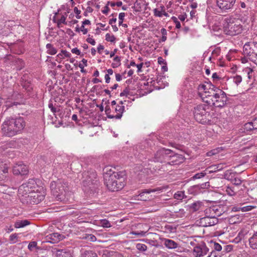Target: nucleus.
<instances>
[{
  "instance_id": "obj_1",
  "label": "nucleus",
  "mask_w": 257,
  "mask_h": 257,
  "mask_svg": "<svg viewBox=\"0 0 257 257\" xmlns=\"http://www.w3.org/2000/svg\"><path fill=\"white\" fill-rule=\"evenodd\" d=\"M104 170V184L107 189L112 192L122 189L125 185L126 174L124 171L115 172L107 167Z\"/></svg>"
},
{
  "instance_id": "obj_2",
  "label": "nucleus",
  "mask_w": 257,
  "mask_h": 257,
  "mask_svg": "<svg viewBox=\"0 0 257 257\" xmlns=\"http://www.w3.org/2000/svg\"><path fill=\"white\" fill-rule=\"evenodd\" d=\"M193 114L195 120L201 124H209L214 115L213 107L207 103L195 106Z\"/></svg>"
},
{
  "instance_id": "obj_3",
  "label": "nucleus",
  "mask_w": 257,
  "mask_h": 257,
  "mask_svg": "<svg viewBox=\"0 0 257 257\" xmlns=\"http://www.w3.org/2000/svg\"><path fill=\"white\" fill-rule=\"evenodd\" d=\"M81 183L84 192L89 194H94L97 192L99 186V181L97 174L94 170L84 171L82 174Z\"/></svg>"
},
{
  "instance_id": "obj_4",
  "label": "nucleus",
  "mask_w": 257,
  "mask_h": 257,
  "mask_svg": "<svg viewBox=\"0 0 257 257\" xmlns=\"http://www.w3.org/2000/svg\"><path fill=\"white\" fill-rule=\"evenodd\" d=\"M209 94H205L206 96H203V101L209 104L212 107L222 108L227 105L228 99L226 93L222 90L216 88L215 90H211Z\"/></svg>"
},
{
  "instance_id": "obj_5",
  "label": "nucleus",
  "mask_w": 257,
  "mask_h": 257,
  "mask_svg": "<svg viewBox=\"0 0 257 257\" xmlns=\"http://www.w3.org/2000/svg\"><path fill=\"white\" fill-rule=\"evenodd\" d=\"M67 186L66 183L61 180L57 181H52L50 184L51 193L55 197L57 201L65 202L67 201L66 198V192Z\"/></svg>"
},
{
  "instance_id": "obj_6",
  "label": "nucleus",
  "mask_w": 257,
  "mask_h": 257,
  "mask_svg": "<svg viewBox=\"0 0 257 257\" xmlns=\"http://www.w3.org/2000/svg\"><path fill=\"white\" fill-rule=\"evenodd\" d=\"M223 29L225 34L232 36L240 34L242 26L239 21L227 18L223 21Z\"/></svg>"
},
{
  "instance_id": "obj_7",
  "label": "nucleus",
  "mask_w": 257,
  "mask_h": 257,
  "mask_svg": "<svg viewBox=\"0 0 257 257\" xmlns=\"http://www.w3.org/2000/svg\"><path fill=\"white\" fill-rule=\"evenodd\" d=\"M44 192L41 191H35L31 192L28 195L21 197V201L24 204H37L44 199Z\"/></svg>"
},
{
  "instance_id": "obj_8",
  "label": "nucleus",
  "mask_w": 257,
  "mask_h": 257,
  "mask_svg": "<svg viewBox=\"0 0 257 257\" xmlns=\"http://www.w3.org/2000/svg\"><path fill=\"white\" fill-rule=\"evenodd\" d=\"M243 54L252 61L257 59V45L256 41H250L245 44L243 48Z\"/></svg>"
},
{
  "instance_id": "obj_9",
  "label": "nucleus",
  "mask_w": 257,
  "mask_h": 257,
  "mask_svg": "<svg viewBox=\"0 0 257 257\" xmlns=\"http://www.w3.org/2000/svg\"><path fill=\"white\" fill-rule=\"evenodd\" d=\"M170 154H172V150L165 148L160 149L155 154L153 161L156 162H165L168 161Z\"/></svg>"
},
{
  "instance_id": "obj_10",
  "label": "nucleus",
  "mask_w": 257,
  "mask_h": 257,
  "mask_svg": "<svg viewBox=\"0 0 257 257\" xmlns=\"http://www.w3.org/2000/svg\"><path fill=\"white\" fill-rule=\"evenodd\" d=\"M217 6L222 13L231 12L235 4V0H216Z\"/></svg>"
},
{
  "instance_id": "obj_11",
  "label": "nucleus",
  "mask_w": 257,
  "mask_h": 257,
  "mask_svg": "<svg viewBox=\"0 0 257 257\" xmlns=\"http://www.w3.org/2000/svg\"><path fill=\"white\" fill-rule=\"evenodd\" d=\"M2 131L4 135L8 137H13L18 134L9 117H7L3 123Z\"/></svg>"
},
{
  "instance_id": "obj_12",
  "label": "nucleus",
  "mask_w": 257,
  "mask_h": 257,
  "mask_svg": "<svg viewBox=\"0 0 257 257\" xmlns=\"http://www.w3.org/2000/svg\"><path fill=\"white\" fill-rule=\"evenodd\" d=\"M198 225L202 227H208L216 225L218 222V219L212 215L209 214L200 218L197 221Z\"/></svg>"
},
{
  "instance_id": "obj_13",
  "label": "nucleus",
  "mask_w": 257,
  "mask_h": 257,
  "mask_svg": "<svg viewBox=\"0 0 257 257\" xmlns=\"http://www.w3.org/2000/svg\"><path fill=\"white\" fill-rule=\"evenodd\" d=\"M209 251V248L207 246L204 242L197 243L193 250V255L195 257H203L206 255Z\"/></svg>"
},
{
  "instance_id": "obj_14",
  "label": "nucleus",
  "mask_w": 257,
  "mask_h": 257,
  "mask_svg": "<svg viewBox=\"0 0 257 257\" xmlns=\"http://www.w3.org/2000/svg\"><path fill=\"white\" fill-rule=\"evenodd\" d=\"M21 84L23 88L28 93V96H30L33 92V85L32 83L31 78H29L28 74H24L21 78Z\"/></svg>"
},
{
  "instance_id": "obj_15",
  "label": "nucleus",
  "mask_w": 257,
  "mask_h": 257,
  "mask_svg": "<svg viewBox=\"0 0 257 257\" xmlns=\"http://www.w3.org/2000/svg\"><path fill=\"white\" fill-rule=\"evenodd\" d=\"M9 118L17 134L20 133L26 126V122L24 118L22 117Z\"/></svg>"
},
{
  "instance_id": "obj_16",
  "label": "nucleus",
  "mask_w": 257,
  "mask_h": 257,
  "mask_svg": "<svg viewBox=\"0 0 257 257\" xmlns=\"http://www.w3.org/2000/svg\"><path fill=\"white\" fill-rule=\"evenodd\" d=\"M13 171L16 175L24 176L28 174L29 169L28 166L22 162H19L14 166Z\"/></svg>"
},
{
  "instance_id": "obj_17",
  "label": "nucleus",
  "mask_w": 257,
  "mask_h": 257,
  "mask_svg": "<svg viewBox=\"0 0 257 257\" xmlns=\"http://www.w3.org/2000/svg\"><path fill=\"white\" fill-rule=\"evenodd\" d=\"M226 211V208L220 205H214L206 210V214H210L217 218Z\"/></svg>"
},
{
  "instance_id": "obj_18",
  "label": "nucleus",
  "mask_w": 257,
  "mask_h": 257,
  "mask_svg": "<svg viewBox=\"0 0 257 257\" xmlns=\"http://www.w3.org/2000/svg\"><path fill=\"white\" fill-rule=\"evenodd\" d=\"M34 181H29L28 183H25L21 185L19 188L18 192L21 197H24V195H28L31 192H33L34 190L32 189V185L33 184Z\"/></svg>"
},
{
  "instance_id": "obj_19",
  "label": "nucleus",
  "mask_w": 257,
  "mask_h": 257,
  "mask_svg": "<svg viewBox=\"0 0 257 257\" xmlns=\"http://www.w3.org/2000/svg\"><path fill=\"white\" fill-rule=\"evenodd\" d=\"M156 191L157 190L154 189H143L141 191L138 195L136 196L135 197L137 200L146 201L151 199V196L150 195V194Z\"/></svg>"
},
{
  "instance_id": "obj_20",
  "label": "nucleus",
  "mask_w": 257,
  "mask_h": 257,
  "mask_svg": "<svg viewBox=\"0 0 257 257\" xmlns=\"http://www.w3.org/2000/svg\"><path fill=\"white\" fill-rule=\"evenodd\" d=\"M184 157L182 155L172 152L169 155L168 164L170 165H179L184 162Z\"/></svg>"
},
{
  "instance_id": "obj_21",
  "label": "nucleus",
  "mask_w": 257,
  "mask_h": 257,
  "mask_svg": "<svg viewBox=\"0 0 257 257\" xmlns=\"http://www.w3.org/2000/svg\"><path fill=\"white\" fill-rule=\"evenodd\" d=\"M206 184H202L201 185H196L189 187L188 189V193L190 194L196 195L202 192V189H204Z\"/></svg>"
},
{
  "instance_id": "obj_22",
  "label": "nucleus",
  "mask_w": 257,
  "mask_h": 257,
  "mask_svg": "<svg viewBox=\"0 0 257 257\" xmlns=\"http://www.w3.org/2000/svg\"><path fill=\"white\" fill-rule=\"evenodd\" d=\"M9 168L6 164L0 165V181H5L8 179Z\"/></svg>"
},
{
  "instance_id": "obj_23",
  "label": "nucleus",
  "mask_w": 257,
  "mask_h": 257,
  "mask_svg": "<svg viewBox=\"0 0 257 257\" xmlns=\"http://www.w3.org/2000/svg\"><path fill=\"white\" fill-rule=\"evenodd\" d=\"M163 241L164 242V245L168 249H176L179 246V244L177 242L172 239L164 238Z\"/></svg>"
},
{
  "instance_id": "obj_24",
  "label": "nucleus",
  "mask_w": 257,
  "mask_h": 257,
  "mask_svg": "<svg viewBox=\"0 0 257 257\" xmlns=\"http://www.w3.org/2000/svg\"><path fill=\"white\" fill-rule=\"evenodd\" d=\"M203 207V203L199 201L194 202L189 205L190 211L192 212H195L201 210Z\"/></svg>"
},
{
  "instance_id": "obj_25",
  "label": "nucleus",
  "mask_w": 257,
  "mask_h": 257,
  "mask_svg": "<svg viewBox=\"0 0 257 257\" xmlns=\"http://www.w3.org/2000/svg\"><path fill=\"white\" fill-rule=\"evenodd\" d=\"M249 246L253 249H257V231L254 232L253 235L249 238Z\"/></svg>"
},
{
  "instance_id": "obj_26",
  "label": "nucleus",
  "mask_w": 257,
  "mask_h": 257,
  "mask_svg": "<svg viewBox=\"0 0 257 257\" xmlns=\"http://www.w3.org/2000/svg\"><path fill=\"white\" fill-rule=\"evenodd\" d=\"M56 256V257H72L70 250L66 248L57 250Z\"/></svg>"
},
{
  "instance_id": "obj_27",
  "label": "nucleus",
  "mask_w": 257,
  "mask_h": 257,
  "mask_svg": "<svg viewBox=\"0 0 257 257\" xmlns=\"http://www.w3.org/2000/svg\"><path fill=\"white\" fill-rule=\"evenodd\" d=\"M198 89L199 90V94L200 96V97L202 98V99L203 100V96H206L205 95V94H209L210 92H211V91H207L208 89L206 87V85L203 84H200L198 86Z\"/></svg>"
},
{
  "instance_id": "obj_28",
  "label": "nucleus",
  "mask_w": 257,
  "mask_h": 257,
  "mask_svg": "<svg viewBox=\"0 0 257 257\" xmlns=\"http://www.w3.org/2000/svg\"><path fill=\"white\" fill-rule=\"evenodd\" d=\"M225 178L226 177V178L228 180H230L231 182L236 186L240 185L242 182V180H241V179L240 178L234 177L231 174L228 177H227V173H226L225 174Z\"/></svg>"
},
{
  "instance_id": "obj_29",
  "label": "nucleus",
  "mask_w": 257,
  "mask_h": 257,
  "mask_svg": "<svg viewBox=\"0 0 257 257\" xmlns=\"http://www.w3.org/2000/svg\"><path fill=\"white\" fill-rule=\"evenodd\" d=\"M161 11H159L157 9L154 10V16L156 17H161L162 15L165 16L166 17H169V15L165 11V7L164 6L160 7Z\"/></svg>"
},
{
  "instance_id": "obj_30",
  "label": "nucleus",
  "mask_w": 257,
  "mask_h": 257,
  "mask_svg": "<svg viewBox=\"0 0 257 257\" xmlns=\"http://www.w3.org/2000/svg\"><path fill=\"white\" fill-rule=\"evenodd\" d=\"M30 224V222L28 220H17L15 222L14 226L15 228H19L24 227Z\"/></svg>"
},
{
  "instance_id": "obj_31",
  "label": "nucleus",
  "mask_w": 257,
  "mask_h": 257,
  "mask_svg": "<svg viewBox=\"0 0 257 257\" xmlns=\"http://www.w3.org/2000/svg\"><path fill=\"white\" fill-rule=\"evenodd\" d=\"M49 238L53 240V242H58L64 238V235L59 233H53L49 235Z\"/></svg>"
},
{
  "instance_id": "obj_32",
  "label": "nucleus",
  "mask_w": 257,
  "mask_h": 257,
  "mask_svg": "<svg viewBox=\"0 0 257 257\" xmlns=\"http://www.w3.org/2000/svg\"><path fill=\"white\" fill-rule=\"evenodd\" d=\"M105 113H106L107 117L109 118H115L116 119H119V118H121V114H116L115 115H111L110 114V112H111V109H110L109 106H108V105H107L105 107Z\"/></svg>"
},
{
  "instance_id": "obj_33",
  "label": "nucleus",
  "mask_w": 257,
  "mask_h": 257,
  "mask_svg": "<svg viewBox=\"0 0 257 257\" xmlns=\"http://www.w3.org/2000/svg\"><path fill=\"white\" fill-rule=\"evenodd\" d=\"M46 48L47 49V53L50 55H54L57 53V50L51 44H47L46 45Z\"/></svg>"
},
{
  "instance_id": "obj_34",
  "label": "nucleus",
  "mask_w": 257,
  "mask_h": 257,
  "mask_svg": "<svg viewBox=\"0 0 257 257\" xmlns=\"http://www.w3.org/2000/svg\"><path fill=\"white\" fill-rule=\"evenodd\" d=\"M82 257H98L97 254L91 250H85L82 254Z\"/></svg>"
},
{
  "instance_id": "obj_35",
  "label": "nucleus",
  "mask_w": 257,
  "mask_h": 257,
  "mask_svg": "<svg viewBox=\"0 0 257 257\" xmlns=\"http://www.w3.org/2000/svg\"><path fill=\"white\" fill-rule=\"evenodd\" d=\"M48 107L54 114H55V113L60 111V107L58 105L56 106H54L52 102H49Z\"/></svg>"
},
{
  "instance_id": "obj_36",
  "label": "nucleus",
  "mask_w": 257,
  "mask_h": 257,
  "mask_svg": "<svg viewBox=\"0 0 257 257\" xmlns=\"http://www.w3.org/2000/svg\"><path fill=\"white\" fill-rule=\"evenodd\" d=\"M174 197L175 199L177 200H182L183 198H186V196H185L184 192L183 191H178L175 193Z\"/></svg>"
},
{
  "instance_id": "obj_37",
  "label": "nucleus",
  "mask_w": 257,
  "mask_h": 257,
  "mask_svg": "<svg viewBox=\"0 0 257 257\" xmlns=\"http://www.w3.org/2000/svg\"><path fill=\"white\" fill-rule=\"evenodd\" d=\"M211 243L212 244V248L213 249L212 250H214L215 251L221 250L222 246L219 243L213 241H211Z\"/></svg>"
},
{
  "instance_id": "obj_38",
  "label": "nucleus",
  "mask_w": 257,
  "mask_h": 257,
  "mask_svg": "<svg viewBox=\"0 0 257 257\" xmlns=\"http://www.w3.org/2000/svg\"><path fill=\"white\" fill-rule=\"evenodd\" d=\"M100 225L103 227H110L111 226V224L110 222L106 219H102L100 221Z\"/></svg>"
},
{
  "instance_id": "obj_39",
  "label": "nucleus",
  "mask_w": 257,
  "mask_h": 257,
  "mask_svg": "<svg viewBox=\"0 0 257 257\" xmlns=\"http://www.w3.org/2000/svg\"><path fill=\"white\" fill-rule=\"evenodd\" d=\"M206 175V173L200 172L195 174L191 178V180H194L198 179H201L204 177Z\"/></svg>"
},
{
  "instance_id": "obj_40",
  "label": "nucleus",
  "mask_w": 257,
  "mask_h": 257,
  "mask_svg": "<svg viewBox=\"0 0 257 257\" xmlns=\"http://www.w3.org/2000/svg\"><path fill=\"white\" fill-rule=\"evenodd\" d=\"M136 248L138 250L141 251H145L147 249V246L146 245L140 243L137 244Z\"/></svg>"
},
{
  "instance_id": "obj_41",
  "label": "nucleus",
  "mask_w": 257,
  "mask_h": 257,
  "mask_svg": "<svg viewBox=\"0 0 257 257\" xmlns=\"http://www.w3.org/2000/svg\"><path fill=\"white\" fill-rule=\"evenodd\" d=\"M124 110V106L122 105H117L116 106L115 108V110L117 112V114H121V117L122 116V114Z\"/></svg>"
},
{
  "instance_id": "obj_42",
  "label": "nucleus",
  "mask_w": 257,
  "mask_h": 257,
  "mask_svg": "<svg viewBox=\"0 0 257 257\" xmlns=\"http://www.w3.org/2000/svg\"><path fill=\"white\" fill-rule=\"evenodd\" d=\"M233 82L237 85H238L242 81V77L240 75H236L232 77Z\"/></svg>"
},
{
  "instance_id": "obj_43",
  "label": "nucleus",
  "mask_w": 257,
  "mask_h": 257,
  "mask_svg": "<svg viewBox=\"0 0 257 257\" xmlns=\"http://www.w3.org/2000/svg\"><path fill=\"white\" fill-rule=\"evenodd\" d=\"M244 128L247 131L254 130L253 126V124L252 123V121H251L250 122L245 123V124L244 125Z\"/></svg>"
},
{
  "instance_id": "obj_44",
  "label": "nucleus",
  "mask_w": 257,
  "mask_h": 257,
  "mask_svg": "<svg viewBox=\"0 0 257 257\" xmlns=\"http://www.w3.org/2000/svg\"><path fill=\"white\" fill-rule=\"evenodd\" d=\"M105 40L108 42H115L116 38L114 35H110L109 33H107L105 35Z\"/></svg>"
},
{
  "instance_id": "obj_45",
  "label": "nucleus",
  "mask_w": 257,
  "mask_h": 257,
  "mask_svg": "<svg viewBox=\"0 0 257 257\" xmlns=\"http://www.w3.org/2000/svg\"><path fill=\"white\" fill-rule=\"evenodd\" d=\"M245 72L247 73L248 79H251L252 78L253 70L250 68H246Z\"/></svg>"
},
{
  "instance_id": "obj_46",
  "label": "nucleus",
  "mask_w": 257,
  "mask_h": 257,
  "mask_svg": "<svg viewBox=\"0 0 257 257\" xmlns=\"http://www.w3.org/2000/svg\"><path fill=\"white\" fill-rule=\"evenodd\" d=\"M86 239L90 241H95L96 240V237L95 235L91 234H86V236L85 237Z\"/></svg>"
},
{
  "instance_id": "obj_47",
  "label": "nucleus",
  "mask_w": 257,
  "mask_h": 257,
  "mask_svg": "<svg viewBox=\"0 0 257 257\" xmlns=\"http://www.w3.org/2000/svg\"><path fill=\"white\" fill-rule=\"evenodd\" d=\"M37 243L36 241H31L28 245V248L30 250H33L34 248H37Z\"/></svg>"
},
{
  "instance_id": "obj_48",
  "label": "nucleus",
  "mask_w": 257,
  "mask_h": 257,
  "mask_svg": "<svg viewBox=\"0 0 257 257\" xmlns=\"http://www.w3.org/2000/svg\"><path fill=\"white\" fill-rule=\"evenodd\" d=\"M18 235L16 233L13 234L10 236V241L14 243H16L17 241Z\"/></svg>"
},
{
  "instance_id": "obj_49",
  "label": "nucleus",
  "mask_w": 257,
  "mask_h": 257,
  "mask_svg": "<svg viewBox=\"0 0 257 257\" xmlns=\"http://www.w3.org/2000/svg\"><path fill=\"white\" fill-rule=\"evenodd\" d=\"M124 17H125L124 13H119V14L118 15V19H119L118 25H119V26L122 25Z\"/></svg>"
},
{
  "instance_id": "obj_50",
  "label": "nucleus",
  "mask_w": 257,
  "mask_h": 257,
  "mask_svg": "<svg viewBox=\"0 0 257 257\" xmlns=\"http://www.w3.org/2000/svg\"><path fill=\"white\" fill-rule=\"evenodd\" d=\"M172 20L173 21V22L176 24V28L177 29H179L181 28V24L180 22L178 20L177 18L175 17H172Z\"/></svg>"
},
{
  "instance_id": "obj_51",
  "label": "nucleus",
  "mask_w": 257,
  "mask_h": 257,
  "mask_svg": "<svg viewBox=\"0 0 257 257\" xmlns=\"http://www.w3.org/2000/svg\"><path fill=\"white\" fill-rule=\"evenodd\" d=\"M253 208H254V207L253 206L247 205V206H245L240 208V209L242 211L245 212V211H248L251 210Z\"/></svg>"
},
{
  "instance_id": "obj_52",
  "label": "nucleus",
  "mask_w": 257,
  "mask_h": 257,
  "mask_svg": "<svg viewBox=\"0 0 257 257\" xmlns=\"http://www.w3.org/2000/svg\"><path fill=\"white\" fill-rule=\"evenodd\" d=\"M130 92V89L128 87H126L123 91L120 93V96H127Z\"/></svg>"
},
{
  "instance_id": "obj_53",
  "label": "nucleus",
  "mask_w": 257,
  "mask_h": 257,
  "mask_svg": "<svg viewBox=\"0 0 257 257\" xmlns=\"http://www.w3.org/2000/svg\"><path fill=\"white\" fill-rule=\"evenodd\" d=\"M61 23H63L64 24H66V17L65 16H62L61 18L59 20L58 22V26H59V24Z\"/></svg>"
},
{
  "instance_id": "obj_54",
  "label": "nucleus",
  "mask_w": 257,
  "mask_h": 257,
  "mask_svg": "<svg viewBox=\"0 0 257 257\" xmlns=\"http://www.w3.org/2000/svg\"><path fill=\"white\" fill-rule=\"evenodd\" d=\"M74 11L75 13L76 14V18L78 19H80L81 16L80 15V14L81 13V11L80 10H79L77 7H75L74 8Z\"/></svg>"
},
{
  "instance_id": "obj_55",
  "label": "nucleus",
  "mask_w": 257,
  "mask_h": 257,
  "mask_svg": "<svg viewBox=\"0 0 257 257\" xmlns=\"http://www.w3.org/2000/svg\"><path fill=\"white\" fill-rule=\"evenodd\" d=\"M246 233V232H245L244 231L241 230L238 233L237 236L240 238L241 240H242L244 238Z\"/></svg>"
},
{
  "instance_id": "obj_56",
  "label": "nucleus",
  "mask_w": 257,
  "mask_h": 257,
  "mask_svg": "<svg viewBox=\"0 0 257 257\" xmlns=\"http://www.w3.org/2000/svg\"><path fill=\"white\" fill-rule=\"evenodd\" d=\"M86 41L87 43H90L92 45H95L96 43L94 39L90 37L87 38L86 39Z\"/></svg>"
},
{
  "instance_id": "obj_57",
  "label": "nucleus",
  "mask_w": 257,
  "mask_h": 257,
  "mask_svg": "<svg viewBox=\"0 0 257 257\" xmlns=\"http://www.w3.org/2000/svg\"><path fill=\"white\" fill-rule=\"evenodd\" d=\"M61 53L64 55L65 57L70 58L71 54L69 52H67L66 50H62L61 51Z\"/></svg>"
},
{
  "instance_id": "obj_58",
  "label": "nucleus",
  "mask_w": 257,
  "mask_h": 257,
  "mask_svg": "<svg viewBox=\"0 0 257 257\" xmlns=\"http://www.w3.org/2000/svg\"><path fill=\"white\" fill-rule=\"evenodd\" d=\"M252 123L254 130H257V116L254 118L252 120Z\"/></svg>"
},
{
  "instance_id": "obj_59",
  "label": "nucleus",
  "mask_w": 257,
  "mask_h": 257,
  "mask_svg": "<svg viewBox=\"0 0 257 257\" xmlns=\"http://www.w3.org/2000/svg\"><path fill=\"white\" fill-rule=\"evenodd\" d=\"M20 103L18 102L14 101V102H8L7 104V106L9 107H12L13 105H18L20 104Z\"/></svg>"
},
{
  "instance_id": "obj_60",
  "label": "nucleus",
  "mask_w": 257,
  "mask_h": 257,
  "mask_svg": "<svg viewBox=\"0 0 257 257\" xmlns=\"http://www.w3.org/2000/svg\"><path fill=\"white\" fill-rule=\"evenodd\" d=\"M131 233L133 234H134V235H140L143 236L145 234L146 232L144 231H140V232L132 231L131 232Z\"/></svg>"
},
{
  "instance_id": "obj_61",
  "label": "nucleus",
  "mask_w": 257,
  "mask_h": 257,
  "mask_svg": "<svg viewBox=\"0 0 257 257\" xmlns=\"http://www.w3.org/2000/svg\"><path fill=\"white\" fill-rule=\"evenodd\" d=\"M71 52L73 53L76 54L77 55H80L81 54L80 51L77 48H73L71 50Z\"/></svg>"
},
{
  "instance_id": "obj_62",
  "label": "nucleus",
  "mask_w": 257,
  "mask_h": 257,
  "mask_svg": "<svg viewBox=\"0 0 257 257\" xmlns=\"http://www.w3.org/2000/svg\"><path fill=\"white\" fill-rule=\"evenodd\" d=\"M80 31L82 32L84 35L86 34L88 32L87 29L85 28L84 26L82 25L80 27Z\"/></svg>"
},
{
  "instance_id": "obj_63",
  "label": "nucleus",
  "mask_w": 257,
  "mask_h": 257,
  "mask_svg": "<svg viewBox=\"0 0 257 257\" xmlns=\"http://www.w3.org/2000/svg\"><path fill=\"white\" fill-rule=\"evenodd\" d=\"M217 255L216 254V251H215L214 250H212L207 257H217Z\"/></svg>"
},
{
  "instance_id": "obj_64",
  "label": "nucleus",
  "mask_w": 257,
  "mask_h": 257,
  "mask_svg": "<svg viewBox=\"0 0 257 257\" xmlns=\"http://www.w3.org/2000/svg\"><path fill=\"white\" fill-rule=\"evenodd\" d=\"M110 9L107 6H105L104 9L102 11V13L104 14H107L109 11Z\"/></svg>"
}]
</instances>
